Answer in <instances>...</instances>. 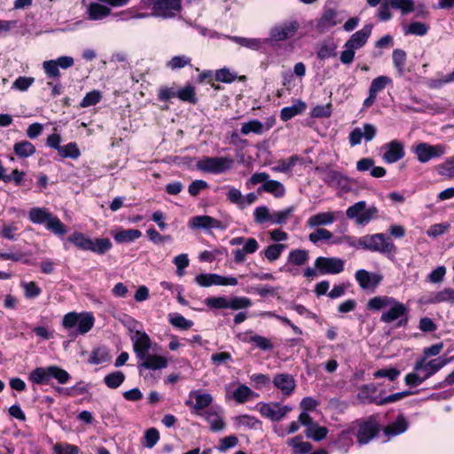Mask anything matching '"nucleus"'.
<instances>
[{
    "label": "nucleus",
    "mask_w": 454,
    "mask_h": 454,
    "mask_svg": "<svg viewBox=\"0 0 454 454\" xmlns=\"http://www.w3.org/2000/svg\"><path fill=\"white\" fill-rule=\"evenodd\" d=\"M140 9L151 10V12H141L131 8L118 13L117 17L121 20L146 19L149 17L170 19L181 12L182 0H141Z\"/></svg>",
    "instance_id": "obj_1"
},
{
    "label": "nucleus",
    "mask_w": 454,
    "mask_h": 454,
    "mask_svg": "<svg viewBox=\"0 0 454 454\" xmlns=\"http://www.w3.org/2000/svg\"><path fill=\"white\" fill-rule=\"evenodd\" d=\"M450 359L437 357L427 360L426 357L418 359L413 366V371L404 377V382L407 386L417 387L422 384L432 375L440 371L449 363Z\"/></svg>",
    "instance_id": "obj_2"
},
{
    "label": "nucleus",
    "mask_w": 454,
    "mask_h": 454,
    "mask_svg": "<svg viewBox=\"0 0 454 454\" xmlns=\"http://www.w3.org/2000/svg\"><path fill=\"white\" fill-rule=\"evenodd\" d=\"M379 430L380 425L376 418L372 416L367 419L356 420L349 424L340 433L338 441H345L349 434H355L359 444H366L377 435Z\"/></svg>",
    "instance_id": "obj_3"
},
{
    "label": "nucleus",
    "mask_w": 454,
    "mask_h": 454,
    "mask_svg": "<svg viewBox=\"0 0 454 454\" xmlns=\"http://www.w3.org/2000/svg\"><path fill=\"white\" fill-rule=\"evenodd\" d=\"M372 26L368 24L362 29L354 33L345 43L344 50L340 52V60L344 65H349L354 61L356 51L361 49L367 43L372 35Z\"/></svg>",
    "instance_id": "obj_4"
},
{
    "label": "nucleus",
    "mask_w": 454,
    "mask_h": 454,
    "mask_svg": "<svg viewBox=\"0 0 454 454\" xmlns=\"http://www.w3.org/2000/svg\"><path fill=\"white\" fill-rule=\"evenodd\" d=\"M358 245L364 250L381 254H395V246L389 237L383 233L367 234L358 239Z\"/></svg>",
    "instance_id": "obj_5"
},
{
    "label": "nucleus",
    "mask_w": 454,
    "mask_h": 454,
    "mask_svg": "<svg viewBox=\"0 0 454 454\" xmlns=\"http://www.w3.org/2000/svg\"><path fill=\"white\" fill-rule=\"evenodd\" d=\"M95 323V317L91 312H68L62 319V326L70 331L76 326L75 334H85L89 333Z\"/></svg>",
    "instance_id": "obj_6"
},
{
    "label": "nucleus",
    "mask_w": 454,
    "mask_h": 454,
    "mask_svg": "<svg viewBox=\"0 0 454 454\" xmlns=\"http://www.w3.org/2000/svg\"><path fill=\"white\" fill-rule=\"evenodd\" d=\"M379 210L374 205L367 206L364 200H360L348 207L346 215L348 219L354 220L356 224L360 226L367 225L371 221L376 219Z\"/></svg>",
    "instance_id": "obj_7"
},
{
    "label": "nucleus",
    "mask_w": 454,
    "mask_h": 454,
    "mask_svg": "<svg viewBox=\"0 0 454 454\" xmlns=\"http://www.w3.org/2000/svg\"><path fill=\"white\" fill-rule=\"evenodd\" d=\"M234 160L229 156L203 157L197 162V168L207 173L220 174L232 168Z\"/></svg>",
    "instance_id": "obj_8"
},
{
    "label": "nucleus",
    "mask_w": 454,
    "mask_h": 454,
    "mask_svg": "<svg viewBox=\"0 0 454 454\" xmlns=\"http://www.w3.org/2000/svg\"><path fill=\"white\" fill-rule=\"evenodd\" d=\"M256 409L263 418L271 421L282 420L293 410L290 405L279 402L258 403Z\"/></svg>",
    "instance_id": "obj_9"
},
{
    "label": "nucleus",
    "mask_w": 454,
    "mask_h": 454,
    "mask_svg": "<svg viewBox=\"0 0 454 454\" xmlns=\"http://www.w3.org/2000/svg\"><path fill=\"white\" fill-rule=\"evenodd\" d=\"M411 150L419 162L426 163L434 158L443 155L446 153V145L442 144L432 145L425 142H419L415 144Z\"/></svg>",
    "instance_id": "obj_10"
},
{
    "label": "nucleus",
    "mask_w": 454,
    "mask_h": 454,
    "mask_svg": "<svg viewBox=\"0 0 454 454\" xmlns=\"http://www.w3.org/2000/svg\"><path fill=\"white\" fill-rule=\"evenodd\" d=\"M346 17L345 11L326 9L317 23V29L319 33H325L331 27L340 24Z\"/></svg>",
    "instance_id": "obj_11"
},
{
    "label": "nucleus",
    "mask_w": 454,
    "mask_h": 454,
    "mask_svg": "<svg viewBox=\"0 0 454 454\" xmlns=\"http://www.w3.org/2000/svg\"><path fill=\"white\" fill-rule=\"evenodd\" d=\"M345 262L339 257L319 256L314 262L315 268L319 274L336 275L343 271Z\"/></svg>",
    "instance_id": "obj_12"
},
{
    "label": "nucleus",
    "mask_w": 454,
    "mask_h": 454,
    "mask_svg": "<svg viewBox=\"0 0 454 454\" xmlns=\"http://www.w3.org/2000/svg\"><path fill=\"white\" fill-rule=\"evenodd\" d=\"M197 285L202 287H208L211 286H231L238 285V279L232 276L224 277L214 273H202L195 278Z\"/></svg>",
    "instance_id": "obj_13"
},
{
    "label": "nucleus",
    "mask_w": 454,
    "mask_h": 454,
    "mask_svg": "<svg viewBox=\"0 0 454 454\" xmlns=\"http://www.w3.org/2000/svg\"><path fill=\"white\" fill-rule=\"evenodd\" d=\"M275 123L276 119L274 117L268 118L264 123L257 119H250L241 123L240 133L244 136L250 134L261 136L269 131Z\"/></svg>",
    "instance_id": "obj_14"
},
{
    "label": "nucleus",
    "mask_w": 454,
    "mask_h": 454,
    "mask_svg": "<svg viewBox=\"0 0 454 454\" xmlns=\"http://www.w3.org/2000/svg\"><path fill=\"white\" fill-rule=\"evenodd\" d=\"M130 332V340L132 341L133 350L138 360L142 356H145V354L149 353V349L152 348L153 342L149 335L144 331L131 330Z\"/></svg>",
    "instance_id": "obj_15"
},
{
    "label": "nucleus",
    "mask_w": 454,
    "mask_h": 454,
    "mask_svg": "<svg viewBox=\"0 0 454 454\" xmlns=\"http://www.w3.org/2000/svg\"><path fill=\"white\" fill-rule=\"evenodd\" d=\"M168 366V357L155 353H148L138 359V368L142 373L143 370L160 371Z\"/></svg>",
    "instance_id": "obj_16"
},
{
    "label": "nucleus",
    "mask_w": 454,
    "mask_h": 454,
    "mask_svg": "<svg viewBox=\"0 0 454 454\" xmlns=\"http://www.w3.org/2000/svg\"><path fill=\"white\" fill-rule=\"evenodd\" d=\"M377 134V128L371 123H364L363 127H357L351 130L348 136L349 144L351 146H356L361 144L364 139L366 142L372 141Z\"/></svg>",
    "instance_id": "obj_17"
},
{
    "label": "nucleus",
    "mask_w": 454,
    "mask_h": 454,
    "mask_svg": "<svg viewBox=\"0 0 454 454\" xmlns=\"http://www.w3.org/2000/svg\"><path fill=\"white\" fill-rule=\"evenodd\" d=\"M299 29L297 21H287L273 27L270 31V38L271 41H284L293 37Z\"/></svg>",
    "instance_id": "obj_18"
},
{
    "label": "nucleus",
    "mask_w": 454,
    "mask_h": 454,
    "mask_svg": "<svg viewBox=\"0 0 454 454\" xmlns=\"http://www.w3.org/2000/svg\"><path fill=\"white\" fill-rule=\"evenodd\" d=\"M213 396L200 390H192L189 393V398L185 401V404L200 414V411L207 408L213 402Z\"/></svg>",
    "instance_id": "obj_19"
},
{
    "label": "nucleus",
    "mask_w": 454,
    "mask_h": 454,
    "mask_svg": "<svg viewBox=\"0 0 454 454\" xmlns=\"http://www.w3.org/2000/svg\"><path fill=\"white\" fill-rule=\"evenodd\" d=\"M381 150L383 151L382 159L388 164L395 163L404 156L403 145L398 140H392L383 145Z\"/></svg>",
    "instance_id": "obj_20"
},
{
    "label": "nucleus",
    "mask_w": 454,
    "mask_h": 454,
    "mask_svg": "<svg viewBox=\"0 0 454 454\" xmlns=\"http://www.w3.org/2000/svg\"><path fill=\"white\" fill-rule=\"evenodd\" d=\"M408 313V308L396 299L393 298L387 310L380 316V321L386 324H390L397 320Z\"/></svg>",
    "instance_id": "obj_21"
},
{
    "label": "nucleus",
    "mask_w": 454,
    "mask_h": 454,
    "mask_svg": "<svg viewBox=\"0 0 454 454\" xmlns=\"http://www.w3.org/2000/svg\"><path fill=\"white\" fill-rule=\"evenodd\" d=\"M223 414V410L218 405L213 406L203 414L206 421L209 424L211 431L220 432L226 427V423Z\"/></svg>",
    "instance_id": "obj_22"
},
{
    "label": "nucleus",
    "mask_w": 454,
    "mask_h": 454,
    "mask_svg": "<svg viewBox=\"0 0 454 454\" xmlns=\"http://www.w3.org/2000/svg\"><path fill=\"white\" fill-rule=\"evenodd\" d=\"M271 381L273 386L285 396L291 395L296 387L294 376L289 373H278Z\"/></svg>",
    "instance_id": "obj_23"
},
{
    "label": "nucleus",
    "mask_w": 454,
    "mask_h": 454,
    "mask_svg": "<svg viewBox=\"0 0 454 454\" xmlns=\"http://www.w3.org/2000/svg\"><path fill=\"white\" fill-rule=\"evenodd\" d=\"M356 280L362 289L374 290L382 280L377 273H370L365 270H358L355 274Z\"/></svg>",
    "instance_id": "obj_24"
},
{
    "label": "nucleus",
    "mask_w": 454,
    "mask_h": 454,
    "mask_svg": "<svg viewBox=\"0 0 454 454\" xmlns=\"http://www.w3.org/2000/svg\"><path fill=\"white\" fill-rule=\"evenodd\" d=\"M421 304H435L440 302L454 303V288H444L419 299Z\"/></svg>",
    "instance_id": "obj_25"
},
{
    "label": "nucleus",
    "mask_w": 454,
    "mask_h": 454,
    "mask_svg": "<svg viewBox=\"0 0 454 454\" xmlns=\"http://www.w3.org/2000/svg\"><path fill=\"white\" fill-rule=\"evenodd\" d=\"M338 212L325 211L312 215L307 220V225L309 228L330 225L337 218Z\"/></svg>",
    "instance_id": "obj_26"
},
{
    "label": "nucleus",
    "mask_w": 454,
    "mask_h": 454,
    "mask_svg": "<svg viewBox=\"0 0 454 454\" xmlns=\"http://www.w3.org/2000/svg\"><path fill=\"white\" fill-rule=\"evenodd\" d=\"M192 229H221L222 224L220 221L209 216V215H197L192 217L188 223Z\"/></svg>",
    "instance_id": "obj_27"
},
{
    "label": "nucleus",
    "mask_w": 454,
    "mask_h": 454,
    "mask_svg": "<svg viewBox=\"0 0 454 454\" xmlns=\"http://www.w3.org/2000/svg\"><path fill=\"white\" fill-rule=\"evenodd\" d=\"M86 13L90 20H102L111 14V9L101 2H92L87 5Z\"/></svg>",
    "instance_id": "obj_28"
},
{
    "label": "nucleus",
    "mask_w": 454,
    "mask_h": 454,
    "mask_svg": "<svg viewBox=\"0 0 454 454\" xmlns=\"http://www.w3.org/2000/svg\"><path fill=\"white\" fill-rule=\"evenodd\" d=\"M408 428V422L403 415H399L396 419L387 426L383 433L388 438L395 437L404 433Z\"/></svg>",
    "instance_id": "obj_29"
},
{
    "label": "nucleus",
    "mask_w": 454,
    "mask_h": 454,
    "mask_svg": "<svg viewBox=\"0 0 454 454\" xmlns=\"http://www.w3.org/2000/svg\"><path fill=\"white\" fill-rule=\"evenodd\" d=\"M142 232L137 229H118L113 232V237L117 243H130L141 238Z\"/></svg>",
    "instance_id": "obj_30"
},
{
    "label": "nucleus",
    "mask_w": 454,
    "mask_h": 454,
    "mask_svg": "<svg viewBox=\"0 0 454 454\" xmlns=\"http://www.w3.org/2000/svg\"><path fill=\"white\" fill-rule=\"evenodd\" d=\"M307 108L306 104L301 100H296L292 106L281 109L280 118L282 121H286L302 114Z\"/></svg>",
    "instance_id": "obj_31"
},
{
    "label": "nucleus",
    "mask_w": 454,
    "mask_h": 454,
    "mask_svg": "<svg viewBox=\"0 0 454 454\" xmlns=\"http://www.w3.org/2000/svg\"><path fill=\"white\" fill-rule=\"evenodd\" d=\"M51 366L37 367L30 372L28 379L34 384H47L51 379Z\"/></svg>",
    "instance_id": "obj_32"
},
{
    "label": "nucleus",
    "mask_w": 454,
    "mask_h": 454,
    "mask_svg": "<svg viewBox=\"0 0 454 454\" xmlns=\"http://www.w3.org/2000/svg\"><path fill=\"white\" fill-rule=\"evenodd\" d=\"M376 391V385H364L359 388L357 397L362 403H374L378 404V401L380 400V398L375 396Z\"/></svg>",
    "instance_id": "obj_33"
},
{
    "label": "nucleus",
    "mask_w": 454,
    "mask_h": 454,
    "mask_svg": "<svg viewBox=\"0 0 454 454\" xmlns=\"http://www.w3.org/2000/svg\"><path fill=\"white\" fill-rule=\"evenodd\" d=\"M52 214L44 207H33L28 212V218L33 223L44 224L48 223Z\"/></svg>",
    "instance_id": "obj_34"
},
{
    "label": "nucleus",
    "mask_w": 454,
    "mask_h": 454,
    "mask_svg": "<svg viewBox=\"0 0 454 454\" xmlns=\"http://www.w3.org/2000/svg\"><path fill=\"white\" fill-rule=\"evenodd\" d=\"M287 444L291 447L293 454H307L312 450V445L309 442H304L300 435L290 438Z\"/></svg>",
    "instance_id": "obj_35"
},
{
    "label": "nucleus",
    "mask_w": 454,
    "mask_h": 454,
    "mask_svg": "<svg viewBox=\"0 0 454 454\" xmlns=\"http://www.w3.org/2000/svg\"><path fill=\"white\" fill-rule=\"evenodd\" d=\"M309 252L305 249H293L287 256V265L302 266L309 261Z\"/></svg>",
    "instance_id": "obj_36"
},
{
    "label": "nucleus",
    "mask_w": 454,
    "mask_h": 454,
    "mask_svg": "<svg viewBox=\"0 0 454 454\" xmlns=\"http://www.w3.org/2000/svg\"><path fill=\"white\" fill-rule=\"evenodd\" d=\"M231 40L238 43L240 46L258 51L260 50L264 43L268 42V39H260V38H247L241 36H233Z\"/></svg>",
    "instance_id": "obj_37"
},
{
    "label": "nucleus",
    "mask_w": 454,
    "mask_h": 454,
    "mask_svg": "<svg viewBox=\"0 0 454 454\" xmlns=\"http://www.w3.org/2000/svg\"><path fill=\"white\" fill-rule=\"evenodd\" d=\"M92 239L87 237L80 231H74L68 237V241L74 245L77 248L89 251Z\"/></svg>",
    "instance_id": "obj_38"
},
{
    "label": "nucleus",
    "mask_w": 454,
    "mask_h": 454,
    "mask_svg": "<svg viewBox=\"0 0 454 454\" xmlns=\"http://www.w3.org/2000/svg\"><path fill=\"white\" fill-rule=\"evenodd\" d=\"M257 396L250 387L246 385H239L233 392L232 397L233 399L239 403H243L248 400H251Z\"/></svg>",
    "instance_id": "obj_39"
},
{
    "label": "nucleus",
    "mask_w": 454,
    "mask_h": 454,
    "mask_svg": "<svg viewBox=\"0 0 454 454\" xmlns=\"http://www.w3.org/2000/svg\"><path fill=\"white\" fill-rule=\"evenodd\" d=\"M392 300L393 297L387 295L374 296L368 301L367 308L373 311L387 309Z\"/></svg>",
    "instance_id": "obj_40"
},
{
    "label": "nucleus",
    "mask_w": 454,
    "mask_h": 454,
    "mask_svg": "<svg viewBox=\"0 0 454 454\" xmlns=\"http://www.w3.org/2000/svg\"><path fill=\"white\" fill-rule=\"evenodd\" d=\"M406 53L404 51L401 49H395L392 54V59L395 68L396 69L398 74L403 76L405 73V64H406Z\"/></svg>",
    "instance_id": "obj_41"
},
{
    "label": "nucleus",
    "mask_w": 454,
    "mask_h": 454,
    "mask_svg": "<svg viewBox=\"0 0 454 454\" xmlns=\"http://www.w3.org/2000/svg\"><path fill=\"white\" fill-rule=\"evenodd\" d=\"M328 429L321 427L317 423H313L305 430V434L308 438H311L316 442L321 441L326 437Z\"/></svg>",
    "instance_id": "obj_42"
},
{
    "label": "nucleus",
    "mask_w": 454,
    "mask_h": 454,
    "mask_svg": "<svg viewBox=\"0 0 454 454\" xmlns=\"http://www.w3.org/2000/svg\"><path fill=\"white\" fill-rule=\"evenodd\" d=\"M113 245L109 239L102 238L91 240L89 251L98 254H104L112 248Z\"/></svg>",
    "instance_id": "obj_43"
},
{
    "label": "nucleus",
    "mask_w": 454,
    "mask_h": 454,
    "mask_svg": "<svg viewBox=\"0 0 454 454\" xmlns=\"http://www.w3.org/2000/svg\"><path fill=\"white\" fill-rule=\"evenodd\" d=\"M14 153L20 158H27L35 153V147L28 141H20L14 145Z\"/></svg>",
    "instance_id": "obj_44"
},
{
    "label": "nucleus",
    "mask_w": 454,
    "mask_h": 454,
    "mask_svg": "<svg viewBox=\"0 0 454 454\" xmlns=\"http://www.w3.org/2000/svg\"><path fill=\"white\" fill-rule=\"evenodd\" d=\"M45 228L55 235L62 236L67 232L66 225L55 215H51Z\"/></svg>",
    "instance_id": "obj_45"
},
{
    "label": "nucleus",
    "mask_w": 454,
    "mask_h": 454,
    "mask_svg": "<svg viewBox=\"0 0 454 454\" xmlns=\"http://www.w3.org/2000/svg\"><path fill=\"white\" fill-rule=\"evenodd\" d=\"M233 419L236 427L239 428L245 427L253 429L260 425V421L256 418L250 415H239L235 417Z\"/></svg>",
    "instance_id": "obj_46"
},
{
    "label": "nucleus",
    "mask_w": 454,
    "mask_h": 454,
    "mask_svg": "<svg viewBox=\"0 0 454 454\" xmlns=\"http://www.w3.org/2000/svg\"><path fill=\"white\" fill-rule=\"evenodd\" d=\"M262 188L263 191L278 198L284 196L286 192L284 185L280 182L275 180H269L268 182H265Z\"/></svg>",
    "instance_id": "obj_47"
},
{
    "label": "nucleus",
    "mask_w": 454,
    "mask_h": 454,
    "mask_svg": "<svg viewBox=\"0 0 454 454\" xmlns=\"http://www.w3.org/2000/svg\"><path fill=\"white\" fill-rule=\"evenodd\" d=\"M59 154L63 158L77 159L81 155V152L76 143L70 142L59 148Z\"/></svg>",
    "instance_id": "obj_48"
},
{
    "label": "nucleus",
    "mask_w": 454,
    "mask_h": 454,
    "mask_svg": "<svg viewBox=\"0 0 454 454\" xmlns=\"http://www.w3.org/2000/svg\"><path fill=\"white\" fill-rule=\"evenodd\" d=\"M317 57L325 59L336 55V45L333 42H323L317 50Z\"/></svg>",
    "instance_id": "obj_49"
},
{
    "label": "nucleus",
    "mask_w": 454,
    "mask_h": 454,
    "mask_svg": "<svg viewBox=\"0 0 454 454\" xmlns=\"http://www.w3.org/2000/svg\"><path fill=\"white\" fill-rule=\"evenodd\" d=\"M299 160L300 158L297 155H293L288 159L279 160L272 169L276 172L286 173L290 171Z\"/></svg>",
    "instance_id": "obj_50"
},
{
    "label": "nucleus",
    "mask_w": 454,
    "mask_h": 454,
    "mask_svg": "<svg viewBox=\"0 0 454 454\" xmlns=\"http://www.w3.org/2000/svg\"><path fill=\"white\" fill-rule=\"evenodd\" d=\"M295 207L294 206L288 207L281 211H276L272 213L271 223L274 224H284L289 219L291 215L294 212Z\"/></svg>",
    "instance_id": "obj_51"
},
{
    "label": "nucleus",
    "mask_w": 454,
    "mask_h": 454,
    "mask_svg": "<svg viewBox=\"0 0 454 454\" xmlns=\"http://www.w3.org/2000/svg\"><path fill=\"white\" fill-rule=\"evenodd\" d=\"M125 380V375L123 372L117 371L112 373L107 374L104 381L106 385L110 388H117L120 387Z\"/></svg>",
    "instance_id": "obj_52"
},
{
    "label": "nucleus",
    "mask_w": 454,
    "mask_h": 454,
    "mask_svg": "<svg viewBox=\"0 0 454 454\" xmlns=\"http://www.w3.org/2000/svg\"><path fill=\"white\" fill-rule=\"evenodd\" d=\"M191 60V58L186 55L174 56L166 63V67L171 70H176L190 65Z\"/></svg>",
    "instance_id": "obj_53"
},
{
    "label": "nucleus",
    "mask_w": 454,
    "mask_h": 454,
    "mask_svg": "<svg viewBox=\"0 0 454 454\" xmlns=\"http://www.w3.org/2000/svg\"><path fill=\"white\" fill-rule=\"evenodd\" d=\"M391 83V78L386 75H380L372 81L369 90L377 95L380 91L384 90L387 85Z\"/></svg>",
    "instance_id": "obj_54"
},
{
    "label": "nucleus",
    "mask_w": 454,
    "mask_h": 454,
    "mask_svg": "<svg viewBox=\"0 0 454 454\" xmlns=\"http://www.w3.org/2000/svg\"><path fill=\"white\" fill-rule=\"evenodd\" d=\"M427 31L428 27L425 23L419 21L411 22L409 26L404 27L405 35L423 36L427 33Z\"/></svg>",
    "instance_id": "obj_55"
},
{
    "label": "nucleus",
    "mask_w": 454,
    "mask_h": 454,
    "mask_svg": "<svg viewBox=\"0 0 454 454\" xmlns=\"http://www.w3.org/2000/svg\"><path fill=\"white\" fill-rule=\"evenodd\" d=\"M284 244H272L270 245L264 251V255L270 262H274L279 258L282 252L286 249Z\"/></svg>",
    "instance_id": "obj_56"
},
{
    "label": "nucleus",
    "mask_w": 454,
    "mask_h": 454,
    "mask_svg": "<svg viewBox=\"0 0 454 454\" xmlns=\"http://www.w3.org/2000/svg\"><path fill=\"white\" fill-rule=\"evenodd\" d=\"M271 215L270 209L265 207H257L254 211V222L260 224L265 223L267 222L271 223Z\"/></svg>",
    "instance_id": "obj_57"
},
{
    "label": "nucleus",
    "mask_w": 454,
    "mask_h": 454,
    "mask_svg": "<svg viewBox=\"0 0 454 454\" xmlns=\"http://www.w3.org/2000/svg\"><path fill=\"white\" fill-rule=\"evenodd\" d=\"M388 4L392 8L400 10L403 14L410 13L414 10L412 0H388Z\"/></svg>",
    "instance_id": "obj_58"
},
{
    "label": "nucleus",
    "mask_w": 454,
    "mask_h": 454,
    "mask_svg": "<svg viewBox=\"0 0 454 454\" xmlns=\"http://www.w3.org/2000/svg\"><path fill=\"white\" fill-rule=\"evenodd\" d=\"M176 97L182 101H187L192 104L196 103L195 89L192 85H186L178 90Z\"/></svg>",
    "instance_id": "obj_59"
},
{
    "label": "nucleus",
    "mask_w": 454,
    "mask_h": 454,
    "mask_svg": "<svg viewBox=\"0 0 454 454\" xmlns=\"http://www.w3.org/2000/svg\"><path fill=\"white\" fill-rule=\"evenodd\" d=\"M43 68L46 75L50 78H59L60 76L59 67L56 59L43 61Z\"/></svg>",
    "instance_id": "obj_60"
},
{
    "label": "nucleus",
    "mask_w": 454,
    "mask_h": 454,
    "mask_svg": "<svg viewBox=\"0 0 454 454\" xmlns=\"http://www.w3.org/2000/svg\"><path fill=\"white\" fill-rule=\"evenodd\" d=\"M251 305L252 301L247 297L234 296L229 298V309L234 310L249 308Z\"/></svg>",
    "instance_id": "obj_61"
},
{
    "label": "nucleus",
    "mask_w": 454,
    "mask_h": 454,
    "mask_svg": "<svg viewBox=\"0 0 454 454\" xmlns=\"http://www.w3.org/2000/svg\"><path fill=\"white\" fill-rule=\"evenodd\" d=\"M247 341L254 343L262 350H270L273 348L271 341L268 338L257 334L251 335Z\"/></svg>",
    "instance_id": "obj_62"
},
{
    "label": "nucleus",
    "mask_w": 454,
    "mask_h": 454,
    "mask_svg": "<svg viewBox=\"0 0 454 454\" xmlns=\"http://www.w3.org/2000/svg\"><path fill=\"white\" fill-rule=\"evenodd\" d=\"M169 322L173 326L183 330L190 329L193 325L192 321L186 319L184 317L179 314L170 315Z\"/></svg>",
    "instance_id": "obj_63"
},
{
    "label": "nucleus",
    "mask_w": 454,
    "mask_h": 454,
    "mask_svg": "<svg viewBox=\"0 0 454 454\" xmlns=\"http://www.w3.org/2000/svg\"><path fill=\"white\" fill-rule=\"evenodd\" d=\"M52 454H78L79 448L69 443H56L52 447Z\"/></svg>",
    "instance_id": "obj_64"
}]
</instances>
